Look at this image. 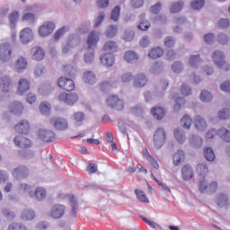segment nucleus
I'll return each instance as SVG.
<instances>
[{"mask_svg":"<svg viewBox=\"0 0 230 230\" xmlns=\"http://www.w3.org/2000/svg\"><path fill=\"white\" fill-rule=\"evenodd\" d=\"M153 143L156 150L164 147L166 144V130L163 128H158L153 136Z\"/></svg>","mask_w":230,"mask_h":230,"instance_id":"nucleus-1","label":"nucleus"},{"mask_svg":"<svg viewBox=\"0 0 230 230\" xmlns=\"http://www.w3.org/2000/svg\"><path fill=\"white\" fill-rule=\"evenodd\" d=\"M215 136H219L226 143H230V130L226 128H219L218 131L210 129L208 131L206 139H213Z\"/></svg>","mask_w":230,"mask_h":230,"instance_id":"nucleus-2","label":"nucleus"},{"mask_svg":"<svg viewBox=\"0 0 230 230\" xmlns=\"http://www.w3.org/2000/svg\"><path fill=\"white\" fill-rule=\"evenodd\" d=\"M180 93H181L180 95L181 97H179V95L173 96V100L176 103L174 105L175 111H179L181 109V104L184 103V98H186V96H190V94H191V88H190V86H188L186 84H182L180 89Z\"/></svg>","mask_w":230,"mask_h":230,"instance_id":"nucleus-3","label":"nucleus"},{"mask_svg":"<svg viewBox=\"0 0 230 230\" xmlns=\"http://www.w3.org/2000/svg\"><path fill=\"white\" fill-rule=\"evenodd\" d=\"M224 58V53L220 50H216L212 54V59L216 66L220 67V69H223V71H229V63H227Z\"/></svg>","mask_w":230,"mask_h":230,"instance_id":"nucleus-4","label":"nucleus"},{"mask_svg":"<svg viewBox=\"0 0 230 230\" xmlns=\"http://www.w3.org/2000/svg\"><path fill=\"white\" fill-rule=\"evenodd\" d=\"M106 105L111 107V109H115V111H123V109H125V102H123V100L119 99L117 95H111L108 97Z\"/></svg>","mask_w":230,"mask_h":230,"instance_id":"nucleus-5","label":"nucleus"},{"mask_svg":"<svg viewBox=\"0 0 230 230\" xmlns=\"http://www.w3.org/2000/svg\"><path fill=\"white\" fill-rule=\"evenodd\" d=\"M58 86L59 89H63V91L71 93V91H75V84L72 78L61 76L58 79Z\"/></svg>","mask_w":230,"mask_h":230,"instance_id":"nucleus-6","label":"nucleus"},{"mask_svg":"<svg viewBox=\"0 0 230 230\" xmlns=\"http://www.w3.org/2000/svg\"><path fill=\"white\" fill-rule=\"evenodd\" d=\"M59 102H63L66 103V105H75L78 102V95L76 93H67L66 92H62L58 96Z\"/></svg>","mask_w":230,"mask_h":230,"instance_id":"nucleus-7","label":"nucleus"},{"mask_svg":"<svg viewBox=\"0 0 230 230\" xmlns=\"http://www.w3.org/2000/svg\"><path fill=\"white\" fill-rule=\"evenodd\" d=\"M217 190H218V183L217 181H213L208 184V181L203 179L199 182V191L201 193H206V191H208L209 193H215Z\"/></svg>","mask_w":230,"mask_h":230,"instance_id":"nucleus-8","label":"nucleus"},{"mask_svg":"<svg viewBox=\"0 0 230 230\" xmlns=\"http://www.w3.org/2000/svg\"><path fill=\"white\" fill-rule=\"evenodd\" d=\"M12 58V45L9 43H2L0 45V60L8 62Z\"/></svg>","mask_w":230,"mask_h":230,"instance_id":"nucleus-9","label":"nucleus"},{"mask_svg":"<svg viewBox=\"0 0 230 230\" xmlns=\"http://www.w3.org/2000/svg\"><path fill=\"white\" fill-rule=\"evenodd\" d=\"M66 215V206L62 204H56L54 205L49 212V216L51 218L55 220H58V218H62Z\"/></svg>","mask_w":230,"mask_h":230,"instance_id":"nucleus-10","label":"nucleus"},{"mask_svg":"<svg viewBox=\"0 0 230 230\" xmlns=\"http://www.w3.org/2000/svg\"><path fill=\"white\" fill-rule=\"evenodd\" d=\"M50 125H53L57 130H67V128H69L67 119L62 117L52 118L50 119Z\"/></svg>","mask_w":230,"mask_h":230,"instance_id":"nucleus-11","label":"nucleus"},{"mask_svg":"<svg viewBox=\"0 0 230 230\" xmlns=\"http://www.w3.org/2000/svg\"><path fill=\"white\" fill-rule=\"evenodd\" d=\"M38 136L40 139L45 143H52V141L57 139V135H55V132L46 129H40Z\"/></svg>","mask_w":230,"mask_h":230,"instance_id":"nucleus-12","label":"nucleus"},{"mask_svg":"<svg viewBox=\"0 0 230 230\" xmlns=\"http://www.w3.org/2000/svg\"><path fill=\"white\" fill-rule=\"evenodd\" d=\"M30 122L24 119L14 126L15 132L17 134H21L22 136H26L30 134Z\"/></svg>","mask_w":230,"mask_h":230,"instance_id":"nucleus-13","label":"nucleus"},{"mask_svg":"<svg viewBox=\"0 0 230 230\" xmlns=\"http://www.w3.org/2000/svg\"><path fill=\"white\" fill-rule=\"evenodd\" d=\"M99 41H100V34L94 31H91L86 40L88 49H94V48L98 46Z\"/></svg>","mask_w":230,"mask_h":230,"instance_id":"nucleus-14","label":"nucleus"},{"mask_svg":"<svg viewBox=\"0 0 230 230\" xmlns=\"http://www.w3.org/2000/svg\"><path fill=\"white\" fill-rule=\"evenodd\" d=\"M55 30V23L53 22H47L40 27L39 33L40 37H48L51 35Z\"/></svg>","mask_w":230,"mask_h":230,"instance_id":"nucleus-15","label":"nucleus"},{"mask_svg":"<svg viewBox=\"0 0 230 230\" xmlns=\"http://www.w3.org/2000/svg\"><path fill=\"white\" fill-rule=\"evenodd\" d=\"M30 175V170L24 165H20L13 171L15 179H26Z\"/></svg>","mask_w":230,"mask_h":230,"instance_id":"nucleus-16","label":"nucleus"},{"mask_svg":"<svg viewBox=\"0 0 230 230\" xmlns=\"http://www.w3.org/2000/svg\"><path fill=\"white\" fill-rule=\"evenodd\" d=\"M194 127L199 132H204L208 128V123L202 116L198 115L194 118Z\"/></svg>","mask_w":230,"mask_h":230,"instance_id":"nucleus-17","label":"nucleus"},{"mask_svg":"<svg viewBox=\"0 0 230 230\" xmlns=\"http://www.w3.org/2000/svg\"><path fill=\"white\" fill-rule=\"evenodd\" d=\"M14 145L16 146H19L20 148H30L31 146V140L22 137L18 136L14 137Z\"/></svg>","mask_w":230,"mask_h":230,"instance_id":"nucleus-18","label":"nucleus"},{"mask_svg":"<svg viewBox=\"0 0 230 230\" xmlns=\"http://www.w3.org/2000/svg\"><path fill=\"white\" fill-rule=\"evenodd\" d=\"M20 39L23 44H28V42H31V40H33V31H31V29H23L20 33Z\"/></svg>","mask_w":230,"mask_h":230,"instance_id":"nucleus-19","label":"nucleus"},{"mask_svg":"<svg viewBox=\"0 0 230 230\" xmlns=\"http://www.w3.org/2000/svg\"><path fill=\"white\" fill-rule=\"evenodd\" d=\"M147 84H148V78L145 74L137 75L133 82L134 87H137L138 89L141 87H145V85H146Z\"/></svg>","mask_w":230,"mask_h":230,"instance_id":"nucleus-20","label":"nucleus"},{"mask_svg":"<svg viewBox=\"0 0 230 230\" xmlns=\"http://www.w3.org/2000/svg\"><path fill=\"white\" fill-rule=\"evenodd\" d=\"M0 89L3 93H9L12 89V79L8 76H3L0 78Z\"/></svg>","mask_w":230,"mask_h":230,"instance_id":"nucleus-21","label":"nucleus"},{"mask_svg":"<svg viewBox=\"0 0 230 230\" xmlns=\"http://www.w3.org/2000/svg\"><path fill=\"white\" fill-rule=\"evenodd\" d=\"M142 155L145 159H146V161H148L155 170H159V163H157V160H155V158L150 155L148 149H143Z\"/></svg>","mask_w":230,"mask_h":230,"instance_id":"nucleus-22","label":"nucleus"},{"mask_svg":"<svg viewBox=\"0 0 230 230\" xmlns=\"http://www.w3.org/2000/svg\"><path fill=\"white\" fill-rule=\"evenodd\" d=\"M103 51L108 55L116 53V51H118V43L112 40L106 41L103 46Z\"/></svg>","mask_w":230,"mask_h":230,"instance_id":"nucleus-23","label":"nucleus"},{"mask_svg":"<svg viewBox=\"0 0 230 230\" xmlns=\"http://www.w3.org/2000/svg\"><path fill=\"white\" fill-rule=\"evenodd\" d=\"M22 21H27L28 22H35V13H33V7H26L25 13L22 17Z\"/></svg>","mask_w":230,"mask_h":230,"instance_id":"nucleus-24","label":"nucleus"},{"mask_svg":"<svg viewBox=\"0 0 230 230\" xmlns=\"http://www.w3.org/2000/svg\"><path fill=\"white\" fill-rule=\"evenodd\" d=\"M28 91H30V82L26 79H21L19 81L17 93L22 96V94L28 93Z\"/></svg>","mask_w":230,"mask_h":230,"instance_id":"nucleus-25","label":"nucleus"},{"mask_svg":"<svg viewBox=\"0 0 230 230\" xmlns=\"http://www.w3.org/2000/svg\"><path fill=\"white\" fill-rule=\"evenodd\" d=\"M101 62L103 66H107V67H111L114 66V55L113 54H103L101 56Z\"/></svg>","mask_w":230,"mask_h":230,"instance_id":"nucleus-26","label":"nucleus"},{"mask_svg":"<svg viewBox=\"0 0 230 230\" xmlns=\"http://www.w3.org/2000/svg\"><path fill=\"white\" fill-rule=\"evenodd\" d=\"M181 175L183 181H190V179H193V169L190 165L186 164L181 169Z\"/></svg>","mask_w":230,"mask_h":230,"instance_id":"nucleus-27","label":"nucleus"},{"mask_svg":"<svg viewBox=\"0 0 230 230\" xmlns=\"http://www.w3.org/2000/svg\"><path fill=\"white\" fill-rule=\"evenodd\" d=\"M139 56L137 53L134 52V50H128L124 54V60L128 62V64H132V62H136Z\"/></svg>","mask_w":230,"mask_h":230,"instance_id":"nucleus-28","label":"nucleus"},{"mask_svg":"<svg viewBox=\"0 0 230 230\" xmlns=\"http://www.w3.org/2000/svg\"><path fill=\"white\" fill-rule=\"evenodd\" d=\"M72 119L77 127H82V125H84V121L85 120V114L82 111H76L73 114Z\"/></svg>","mask_w":230,"mask_h":230,"instance_id":"nucleus-29","label":"nucleus"},{"mask_svg":"<svg viewBox=\"0 0 230 230\" xmlns=\"http://www.w3.org/2000/svg\"><path fill=\"white\" fill-rule=\"evenodd\" d=\"M163 55H164V49H163L161 47H157L152 49L151 51H149L148 57L155 60L156 58H161Z\"/></svg>","mask_w":230,"mask_h":230,"instance_id":"nucleus-30","label":"nucleus"},{"mask_svg":"<svg viewBox=\"0 0 230 230\" xmlns=\"http://www.w3.org/2000/svg\"><path fill=\"white\" fill-rule=\"evenodd\" d=\"M217 204L218 208H226V206H229V198L226 194L221 193L217 198Z\"/></svg>","mask_w":230,"mask_h":230,"instance_id":"nucleus-31","label":"nucleus"},{"mask_svg":"<svg viewBox=\"0 0 230 230\" xmlns=\"http://www.w3.org/2000/svg\"><path fill=\"white\" fill-rule=\"evenodd\" d=\"M28 67V61L23 57H21L15 63V69L18 73H22Z\"/></svg>","mask_w":230,"mask_h":230,"instance_id":"nucleus-32","label":"nucleus"},{"mask_svg":"<svg viewBox=\"0 0 230 230\" xmlns=\"http://www.w3.org/2000/svg\"><path fill=\"white\" fill-rule=\"evenodd\" d=\"M151 113L156 119H163L166 115V111L161 107L153 108Z\"/></svg>","mask_w":230,"mask_h":230,"instance_id":"nucleus-33","label":"nucleus"},{"mask_svg":"<svg viewBox=\"0 0 230 230\" xmlns=\"http://www.w3.org/2000/svg\"><path fill=\"white\" fill-rule=\"evenodd\" d=\"M186 155H184V151L179 150L173 155V164L174 166H179L182 161H184Z\"/></svg>","mask_w":230,"mask_h":230,"instance_id":"nucleus-34","label":"nucleus"},{"mask_svg":"<svg viewBox=\"0 0 230 230\" xmlns=\"http://www.w3.org/2000/svg\"><path fill=\"white\" fill-rule=\"evenodd\" d=\"M192 123H193V119L189 115H184L181 119V127L187 130H190Z\"/></svg>","mask_w":230,"mask_h":230,"instance_id":"nucleus-35","label":"nucleus"},{"mask_svg":"<svg viewBox=\"0 0 230 230\" xmlns=\"http://www.w3.org/2000/svg\"><path fill=\"white\" fill-rule=\"evenodd\" d=\"M34 195L37 200H44L46 199V195H48V192H46V189L38 187L35 190Z\"/></svg>","mask_w":230,"mask_h":230,"instance_id":"nucleus-36","label":"nucleus"},{"mask_svg":"<svg viewBox=\"0 0 230 230\" xmlns=\"http://www.w3.org/2000/svg\"><path fill=\"white\" fill-rule=\"evenodd\" d=\"M21 218L26 222H28V220H33V218H35V212L30 209L23 210Z\"/></svg>","mask_w":230,"mask_h":230,"instance_id":"nucleus-37","label":"nucleus"},{"mask_svg":"<svg viewBox=\"0 0 230 230\" xmlns=\"http://www.w3.org/2000/svg\"><path fill=\"white\" fill-rule=\"evenodd\" d=\"M35 51L33 53V58L34 60H44V57H46V52L44 49L40 47L35 48Z\"/></svg>","mask_w":230,"mask_h":230,"instance_id":"nucleus-38","label":"nucleus"},{"mask_svg":"<svg viewBox=\"0 0 230 230\" xmlns=\"http://www.w3.org/2000/svg\"><path fill=\"white\" fill-rule=\"evenodd\" d=\"M40 111L41 114H45L46 116H49L51 112V104L48 102H43L40 105Z\"/></svg>","mask_w":230,"mask_h":230,"instance_id":"nucleus-39","label":"nucleus"},{"mask_svg":"<svg viewBox=\"0 0 230 230\" xmlns=\"http://www.w3.org/2000/svg\"><path fill=\"white\" fill-rule=\"evenodd\" d=\"M135 194L137 195V199L139 202H144L145 204L150 203V200L148 199V197H146V194H145V191L135 190Z\"/></svg>","mask_w":230,"mask_h":230,"instance_id":"nucleus-40","label":"nucleus"},{"mask_svg":"<svg viewBox=\"0 0 230 230\" xmlns=\"http://www.w3.org/2000/svg\"><path fill=\"white\" fill-rule=\"evenodd\" d=\"M19 11H13L9 14V22L12 25V28H15V24H17V22L19 21Z\"/></svg>","mask_w":230,"mask_h":230,"instance_id":"nucleus-41","label":"nucleus"},{"mask_svg":"<svg viewBox=\"0 0 230 230\" xmlns=\"http://www.w3.org/2000/svg\"><path fill=\"white\" fill-rule=\"evenodd\" d=\"M174 137L176 141L180 143V145H182V143L186 141V135L184 134V131L181 129L174 130Z\"/></svg>","mask_w":230,"mask_h":230,"instance_id":"nucleus-42","label":"nucleus"},{"mask_svg":"<svg viewBox=\"0 0 230 230\" xmlns=\"http://www.w3.org/2000/svg\"><path fill=\"white\" fill-rule=\"evenodd\" d=\"M11 111L15 114H21L24 111V106L20 102H14L11 104Z\"/></svg>","mask_w":230,"mask_h":230,"instance_id":"nucleus-43","label":"nucleus"},{"mask_svg":"<svg viewBox=\"0 0 230 230\" xmlns=\"http://www.w3.org/2000/svg\"><path fill=\"white\" fill-rule=\"evenodd\" d=\"M201 62L202 58H200V56L199 55L190 56L189 59V64L190 67H197Z\"/></svg>","mask_w":230,"mask_h":230,"instance_id":"nucleus-44","label":"nucleus"},{"mask_svg":"<svg viewBox=\"0 0 230 230\" xmlns=\"http://www.w3.org/2000/svg\"><path fill=\"white\" fill-rule=\"evenodd\" d=\"M190 145H192V146L194 148H200V146H202L204 141L202 140V138L199 137H195V136H192L190 138Z\"/></svg>","mask_w":230,"mask_h":230,"instance_id":"nucleus-45","label":"nucleus"},{"mask_svg":"<svg viewBox=\"0 0 230 230\" xmlns=\"http://www.w3.org/2000/svg\"><path fill=\"white\" fill-rule=\"evenodd\" d=\"M84 80L86 84H95L96 75L92 71H88L84 75Z\"/></svg>","mask_w":230,"mask_h":230,"instance_id":"nucleus-46","label":"nucleus"},{"mask_svg":"<svg viewBox=\"0 0 230 230\" xmlns=\"http://www.w3.org/2000/svg\"><path fill=\"white\" fill-rule=\"evenodd\" d=\"M7 230H28V227L22 223L13 222L9 225Z\"/></svg>","mask_w":230,"mask_h":230,"instance_id":"nucleus-47","label":"nucleus"},{"mask_svg":"<svg viewBox=\"0 0 230 230\" xmlns=\"http://www.w3.org/2000/svg\"><path fill=\"white\" fill-rule=\"evenodd\" d=\"M183 6H184L183 2H177L172 4L170 8L171 13H179V12L182 10Z\"/></svg>","mask_w":230,"mask_h":230,"instance_id":"nucleus-48","label":"nucleus"},{"mask_svg":"<svg viewBox=\"0 0 230 230\" xmlns=\"http://www.w3.org/2000/svg\"><path fill=\"white\" fill-rule=\"evenodd\" d=\"M151 177H152L153 181L155 182H156L158 184V186L161 187V190L163 191H167L168 193L172 192V190L170 189V187L166 186L164 183H163L161 181H159L157 179V177H155V175H154V173L151 174Z\"/></svg>","mask_w":230,"mask_h":230,"instance_id":"nucleus-49","label":"nucleus"},{"mask_svg":"<svg viewBox=\"0 0 230 230\" xmlns=\"http://www.w3.org/2000/svg\"><path fill=\"white\" fill-rule=\"evenodd\" d=\"M204 155L207 161H215V152L211 147H206L204 150Z\"/></svg>","mask_w":230,"mask_h":230,"instance_id":"nucleus-50","label":"nucleus"},{"mask_svg":"<svg viewBox=\"0 0 230 230\" xmlns=\"http://www.w3.org/2000/svg\"><path fill=\"white\" fill-rule=\"evenodd\" d=\"M116 33H118V27L114 25H111L107 30H106V36L110 39H112V37H116Z\"/></svg>","mask_w":230,"mask_h":230,"instance_id":"nucleus-51","label":"nucleus"},{"mask_svg":"<svg viewBox=\"0 0 230 230\" xmlns=\"http://www.w3.org/2000/svg\"><path fill=\"white\" fill-rule=\"evenodd\" d=\"M200 100L201 102H211V100H213V95L208 91H202Z\"/></svg>","mask_w":230,"mask_h":230,"instance_id":"nucleus-52","label":"nucleus"},{"mask_svg":"<svg viewBox=\"0 0 230 230\" xmlns=\"http://www.w3.org/2000/svg\"><path fill=\"white\" fill-rule=\"evenodd\" d=\"M204 4H206V2L204 0H195L191 2L190 6L194 10H200V8L204 6Z\"/></svg>","mask_w":230,"mask_h":230,"instance_id":"nucleus-53","label":"nucleus"},{"mask_svg":"<svg viewBox=\"0 0 230 230\" xmlns=\"http://www.w3.org/2000/svg\"><path fill=\"white\" fill-rule=\"evenodd\" d=\"M86 171L90 174L96 173V172H98V164L93 162H88Z\"/></svg>","mask_w":230,"mask_h":230,"instance_id":"nucleus-54","label":"nucleus"},{"mask_svg":"<svg viewBox=\"0 0 230 230\" xmlns=\"http://www.w3.org/2000/svg\"><path fill=\"white\" fill-rule=\"evenodd\" d=\"M164 46L166 48H173V46H175V39L172 36L165 37Z\"/></svg>","mask_w":230,"mask_h":230,"instance_id":"nucleus-55","label":"nucleus"},{"mask_svg":"<svg viewBox=\"0 0 230 230\" xmlns=\"http://www.w3.org/2000/svg\"><path fill=\"white\" fill-rule=\"evenodd\" d=\"M121 11V9L119 8V6H115L112 11H111V20L112 21H118V19H119V12Z\"/></svg>","mask_w":230,"mask_h":230,"instance_id":"nucleus-56","label":"nucleus"},{"mask_svg":"<svg viewBox=\"0 0 230 230\" xmlns=\"http://www.w3.org/2000/svg\"><path fill=\"white\" fill-rule=\"evenodd\" d=\"M230 111L229 109H223L218 112V118L220 119H229Z\"/></svg>","mask_w":230,"mask_h":230,"instance_id":"nucleus-57","label":"nucleus"},{"mask_svg":"<svg viewBox=\"0 0 230 230\" xmlns=\"http://www.w3.org/2000/svg\"><path fill=\"white\" fill-rule=\"evenodd\" d=\"M218 28H221L222 30H226V28H229L230 22L228 19H221L217 23Z\"/></svg>","mask_w":230,"mask_h":230,"instance_id":"nucleus-58","label":"nucleus"},{"mask_svg":"<svg viewBox=\"0 0 230 230\" xmlns=\"http://www.w3.org/2000/svg\"><path fill=\"white\" fill-rule=\"evenodd\" d=\"M69 200L72 203V211L74 215H76V209H78V203H76V198H75V196H70Z\"/></svg>","mask_w":230,"mask_h":230,"instance_id":"nucleus-59","label":"nucleus"},{"mask_svg":"<svg viewBox=\"0 0 230 230\" xmlns=\"http://www.w3.org/2000/svg\"><path fill=\"white\" fill-rule=\"evenodd\" d=\"M137 28H138V30H141L142 31H146L148 30V28H150V22L143 21L138 24Z\"/></svg>","mask_w":230,"mask_h":230,"instance_id":"nucleus-60","label":"nucleus"},{"mask_svg":"<svg viewBox=\"0 0 230 230\" xmlns=\"http://www.w3.org/2000/svg\"><path fill=\"white\" fill-rule=\"evenodd\" d=\"M197 170L199 172L200 175H207L208 172V165L204 164H199Z\"/></svg>","mask_w":230,"mask_h":230,"instance_id":"nucleus-61","label":"nucleus"},{"mask_svg":"<svg viewBox=\"0 0 230 230\" xmlns=\"http://www.w3.org/2000/svg\"><path fill=\"white\" fill-rule=\"evenodd\" d=\"M172 69L174 73H181L182 71V64L181 62H175L172 64Z\"/></svg>","mask_w":230,"mask_h":230,"instance_id":"nucleus-62","label":"nucleus"},{"mask_svg":"<svg viewBox=\"0 0 230 230\" xmlns=\"http://www.w3.org/2000/svg\"><path fill=\"white\" fill-rule=\"evenodd\" d=\"M217 41L219 44H227L229 42V38L226 34H219L217 37Z\"/></svg>","mask_w":230,"mask_h":230,"instance_id":"nucleus-63","label":"nucleus"},{"mask_svg":"<svg viewBox=\"0 0 230 230\" xmlns=\"http://www.w3.org/2000/svg\"><path fill=\"white\" fill-rule=\"evenodd\" d=\"M98 8H107L109 6V0H97Z\"/></svg>","mask_w":230,"mask_h":230,"instance_id":"nucleus-64","label":"nucleus"}]
</instances>
